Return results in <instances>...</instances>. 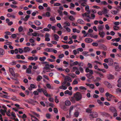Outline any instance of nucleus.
<instances>
[{
	"label": "nucleus",
	"instance_id": "47",
	"mask_svg": "<svg viewBox=\"0 0 121 121\" xmlns=\"http://www.w3.org/2000/svg\"><path fill=\"white\" fill-rule=\"evenodd\" d=\"M50 20L52 22H54L55 21V18L54 17L51 16L50 19Z\"/></svg>",
	"mask_w": 121,
	"mask_h": 121
},
{
	"label": "nucleus",
	"instance_id": "11",
	"mask_svg": "<svg viewBox=\"0 0 121 121\" xmlns=\"http://www.w3.org/2000/svg\"><path fill=\"white\" fill-rule=\"evenodd\" d=\"M99 35L101 37L103 38L104 36L105 33L103 31H100L99 32Z\"/></svg>",
	"mask_w": 121,
	"mask_h": 121
},
{
	"label": "nucleus",
	"instance_id": "9",
	"mask_svg": "<svg viewBox=\"0 0 121 121\" xmlns=\"http://www.w3.org/2000/svg\"><path fill=\"white\" fill-rule=\"evenodd\" d=\"M104 26L103 25H99L97 27L98 28V30L99 32L101 31H103L104 29Z\"/></svg>",
	"mask_w": 121,
	"mask_h": 121
},
{
	"label": "nucleus",
	"instance_id": "30",
	"mask_svg": "<svg viewBox=\"0 0 121 121\" xmlns=\"http://www.w3.org/2000/svg\"><path fill=\"white\" fill-rule=\"evenodd\" d=\"M65 104L66 106L70 105L71 104V103L70 101L66 100L65 102Z\"/></svg>",
	"mask_w": 121,
	"mask_h": 121
},
{
	"label": "nucleus",
	"instance_id": "15",
	"mask_svg": "<svg viewBox=\"0 0 121 121\" xmlns=\"http://www.w3.org/2000/svg\"><path fill=\"white\" fill-rule=\"evenodd\" d=\"M113 60L111 58H108V65H112L113 64Z\"/></svg>",
	"mask_w": 121,
	"mask_h": 121
},
{
	"label": "nucleus",
	"instance_id": "53",
	"mask_svg": "<svg viewBox=\"0 0 121 121\" xmlns=\"http://www.w3.org/2000/svg\"><path fill=\"white\" fill-rule=\"evenodd\" d=\"M97 102L99 103L100 105H104L103 103L99 99L97 100Z\"/></svg>",
	"mask_w": 121,
	"mask_h": 121
},
{
	"label": "nucleus",
	"instance_id": "21",
	"mask_svg": "<svg viewBox=\"0 0 121 121\" xmlns=\"http://www.w3.org/2000/svg\"><path fill=\"white\" fill-rule=\"evenodd\" d=\"M4 50L2 48H0V55H3L5 54Z\"/></svg>",
	"mask_w": 121,
	"mask_h": 121
},
{
	"label": "nucleus",
	"instance_id": "43",
	"mask_svg": "<svg viewBox=\"0 0 121 121\" xmlns=\"http://www.w3.org/2000/svg\"><path fill=\"white\" fill-rule=\"evenodd\" d=\"M15 98H14L13 97H12L11 98V99L13 100L17 101H19V99H16V97H14Z\"/></svg>",
	"mask_w": 121,
	"mask_h": 121
},
{
	"label": "nucleus",
	"instance_id": "10",
	"mask_svg": "<svg viewBox=\"0 0 121 121\" xmlns=\"http://www.w3.org/2000/svg\"><path fill=\"white\" fill-rule=\"evenodd\" d=\"M50 35L48 33H46L45 36V41H50V39L49 38Z\"/></svg>",
	"mask_w": 121,
	"mask_h": 121
},
{
	"label": "nucleus",
	"instance_id": "27",
	"mask_svg": "<svg viewBox=\"0 0 121 121\" xmlns=\"http://www.w3.org/2000/svg\"><path fill=\"white\" fill-rule=\"evenodd\" d=\"M9 70L12 76H13V75H14V73L13 70L12 68H9Z\"/></svg>",
	"mask_w": 121,
	"mask_h": 121
},
{
	"label": "nucleus",
	"instance_id": "42",
	"mask_svg": "<svg viewBox=\"0 0 121 121\" xmlns=\"http://www.w3.org/2000/svg\"><path fill=\"white\" fill-rule=\"evenodd\" d=\"M58 13H59L60 15V16H62L63 14L62 11L59 10H57Z\"/></svg>",
	"mask_w": 121,
	"mask_h": 121
},
{
	"label": "nucleus",
	"instance_id": "57",
	"mask_svg": "<svg viewBox=\"0 0 121 121\" xmlns=\"http://www.w3.org/2000/svg\"><path fill=\"white\" fill-rule=\"evenodd\" d=\"M78 70H80L81 73H83L84 72L83 69L82 67H80L79 68Z\"/></svg>",
	"mask_w": 121,
	"mask_h": 121
},
{
	"label": "nucleus",
	"instance_id": "7",
	"mask_svg": "<svg viewBox=\"0 0 121 121\" xmlns=\"http://www.w3.org/2000/svg\"><path fill=\"white\" fill-rule=\"evenodd\" d=\"M90 116L93 118H96L98 116L97 113L96 112H93L90 114Z\"/></svg>",
	"mask_w": 121,
	"mask_h": 121
},
{
	"label": "nucleus",
	"instance_id": "33",
	"mask_svg": "<svg viewBox=\"0 0 121 121\" xmlns=\"http://www.w3.org/2000/svg\"><path fill=\"white\" fill-rule=\"evenodd\" d=\"M35 23L37 26H39L41 24V22L39 21L36 20L34 21Z\"/></svg>",
	"mask_w": 121,
	"mask_h": 121
},
{
	"label": "nucleus",
	"instance_id": "45",
	"mask_svg": "<svg viewBox=\"0 0 121 121\" xmlns=\"http://www.w3.org/2000/svg\"><path fill=\"white\" fill-rule=\"evenodd\" d=\"M30 16L29 15H27L25 17V21L26 22L27 21L29 18L30 17Z\"/></svg>",
	"mask_w": 121,
	"mask_h": 121
},
{
	"label": "nucleus",
	"instance_id": "24",
	"mask_svg": "<svg viewBox=\"0 0 121 121\" xmlns=\"http://www.w3.org/2000/svg\"><path fill=\"white\" fill-rule=\"evenodd\" d=\"M50 68L49 63H48L46 65H45V67L43 68V70H45L46 69H48Z\"/></svg>",
	"mask_w": 121,
	"mask_h": 121
},
{
	"label": "nucleus",
	"instance_id": "4",
	"mask_svg": "<svg viewBox=\"0 0 121 121\" xmlns=\"http://www.w3.org/2000/svg\"><path fill=\"white\" fill-rule=\"evenodd\" d=\"M105 95L106 97H109L112 100H114L115 99H116V97L110 94L108 92H106L105 94Z\"/></svg>",
	"mask_w": 121,
	"mask_h": 121
},
{
	"label": "nucleus",
	"instance_id": "28",
	"mask_svg": "<svg viewBox=\"0 0 121 121\" xmlns=\"http://www.w3.org/2000/svg\"><path fill=\"white\" fill-rule=\"evenodd\" d=\"M34 100L33 99H30L29 100H26V102L30 104H32L34 102Z\"/></svg>",
	"mask_w": 121,
	"mask_h": 121
},
{
	"label": "nucleus",
	"instance_id": "13",
	"mask_svg": "<svg viewBox=\"0 0 121 121\" xmlns=\"http://www.w3.org/2000/svg\"><path fill=\"white\" fill-rule=\"evenodd\" d=\"M90 73H87L86 74V76L89 79H92L94 77Z\"/></svg>",
	"mask_w": 121,
	"mask_h": 121
},
{
	"label": "nucleus",
	"instance_id": "40",
	"mask_svg": "<svg viewBox=\"0 0 121 121\" xmlns=\"http://www.w3.org/2000/svg\"><path fill=\"white\" fill-rule=\"evenodd\" d=\"M115 69L116 71H119L120 69V68L119 66L118 65H116L115 67Z\"/></svg>",
	"mask_w": 121,
	"mask_h": 121
},
{
	"label": "nucleus",
	"instance_id": "17",
	"mask_svg": "<svg viewBox=\"0 0 121 121\" xmlns=\"http://www.w3.org/2000/svg\"><path fill=\"white\" fill-rule=\"evenodd\" d=\"M117 82L118 83L117 84V86L121 88V78H119Z\"/></svg>",
	"mask_w": 121,
	"mask_h": 121
},
{
	"label": "nucleus",
	"instance_id": "61",
	"mask_svg": "<svg viewBox=\"0 0 121 121\" xmlns=\"http://www.w3.org/2000/svg\"><path fill=\"white\" fill-rule=\"evenodd\" d=\"M79 89L81 90H86V88L82 86H80L79 87Z\"/></svg>",
	"mask_w": 121,
	"mask_h": 121
},
{
	"label": "nucleus",
	"instance_id": "5",
	"mask_svg": "<svg viewBox=\"0 0 121 121\" xmlns=\"http://www.w3.org/2000/svg\"><path fill=\"white\" fill-rule=\"evenodd\" d=\"M87 12H86L84 14H82V16L83 17L85 16L89 18H91V17H90V14L91 13V11L90 10L86 11Z\"/></svg>",
	"mask_w": 121,
	"mask_h": 121
},
{
	"label": "nucleus",
	"instance_id": "29",
	"mask_svg": "<svg viewBox=\"0 0 121 121\" xmlns=\"http://www.w3.org/2000/svg\"><path fill=\"white\" fill-rule=\"evenodd\" d=\"M77 22L78 23L83 24H84V22L81 19H79L77 20Z\"/></svg>",
	"mask_w": 121,
	"mask_h": 121
},
{
	"label": "nucleus",
	"instance_id": "49",
	"mask_svg": "<svg viewBox=\"0 0 121 121\" xmlns=\"http://www.w3.org/2000/svg\"><path fill=\"white\" fill-rule=\"evenodd\" d=\"M51 116V115L49 113H47L46 114V117L48 119L50 118Z\"/></svg>",
	"mask_w": 121,
	"mask_h": 121
},
{
	"label": "nucleus",
	"instance_id": "59",
	"mask_svg": "<svg viewBox=\"0 0 121 121\" xmlns=\"http://www.w3.org/2000/svg\"><path fill=\"white\" fill-rule=\"evenodd\" d=\"M91 19H93L95 17V15L94 14L92 13L91 14Z\"/></svg>",
	"mask_w": 121,
	"mask_h": 121
},
{
	"label": "nucleus",
	"instance_id": "56",
	"mask_svg": "<svg viewBox=\"0 0 121 121\" xmlns=\"http://www.w3.org/2000/svg\"><path fill=\"white\" fill-rule=\"evenodd\" d=\"M103 13L104 14H107L108 13V11L107 9H106L104 8V9Z\"/></svg>",
	"mask_w": 121,
	"mask_h": 121
},
{
	"label": "nucleus",
	"instance_id": "34",
	"mask_svg": "<svg viewBox=\"0 0 121 121\" xmlns=\"http://www.w3.org/2000/svg\"><path fill=\"white\" fill-rule=\"evenodd\" d=\"M61 47L64 49H68L69 48V45H62L61 46Z\"/></svg>",
	"mask_w": 121,
	"mask_h": 121
},
{
	"label": "nucleus",
	"instance_id": "41",
	"mask_svg": "<svg viewBox=\"0 0 121 121\" xmlns=\"http://www.w3.org/2000/svg\"><path fill=\"white\" fill-rule=\"evenodd\" d=\"M11 110L10 109H9L8 111L6 112V113L7 115L9 117L11 116V114H10Z\"/></svg>",
	"mask_w": 121,
	"mask_h": 121
},
{
	"label": "nucleus",
	"instance_id": "3",
	"mask_svg": "<svg viewBox=\"0 0 121 121\" xmlns=\"http://www.w3.org/2000/svg\"><path fill=\"white\" fill-rule=\"evenodd\" d=\"M72 81L70 78L69 76H66L64 78V83L63 84H66L67 83V82H71Z\"/></svg>",
	"mask_w": 121,
	"mask_h": 121
},
{
	"label": "nucleus",
	"instance_id": "44",
	"mask_svg": "<svg viewBox=\"0 0 121 121\" xmlns=\"http://www.w3.org/2000/svg\"><path fill=\"white\" fill-rule=\"evenodd\" d=\"M116 91L117 93H121V89L120 88H118L116 89Z\"/></svg>",
	"mask_w": 121,
	"mask_h": 121
},
{
	"label": "nucleus",
	"instance_id": "60",
	"mask_svg": "<svg viewBox=\"0 0 121 121\" xmlns=\"http://www.w3.org/2000/svg\"><path fill=\"white\" fill-rule=\"evenodd\" d=\"M103 65L104 66V68L106 69H108V66L107 64L105 63H104Z\"/></svg>",
	"mask_w": 121,
	"mask_h": 121
},
{
	"label": "nucleus",
	"instance_id": "36",
	"mask_svg": "<svg viewBox=\"0 0 121 121\" xmlns=\"http://www.w3.org/2000/svg\"><path fill=\"white\" fill-rule=\"evenodd\" d=\"M26 72L27 73L30 74L31 73V69L28 68L26 70Z\"/></svg>",
	"mask_w": 121,
	"mask_h": 121
},
{
	"label": "nucleus",
	"instance_id": "16",
	"mask_svg": "<svg viewBox=\"0 0 121 121\" xmlns=\"http://www.w3.org/2000/svg\"><path fill=\"white\" fill-rule=\"evenodd\" d=\"M30 49L28 47H25L24 48L23 51V52H29Z\"/></svg>",
	"mask_w": 121,
	"mask_h": 121
},
{
	"label": "nucleus",
	"instance_id": "38",
	"mask_svg": "<svg viewBox=\"0 0 121 121\" xmlns=\"http://www.w3.org/2000/svg\"><path fill=\"white\" fill-rule=\"evenodd\" d=\"M42 79V77L40 75L38 76L37 77V81H40V80Z\"/></svg>",
	"mask_w": 121,
	"mask_h": 121
},
{
	"label": "nucleus",
	"instance_id": "52",
	"mask_svg": "<svg viewBox=\"0 0 121 121\" xmlns=\"http://www.w3.org/2000/svg\"><path fill=\"white\" fill-rule=\"evenodd\" d=\"M38 91H35L33 92V93L34 95H39V92H38Z\"/></svg>",
	"mask_w": 121,
	"mask_h": 121
},
{
	"label": "nucleus",
	"instance_id": "48",
	"mask_svg": "<svg viewBox=\"0 0 121 121\" xmlns=\"http://www.w3.org/2000/svg\"><path fill=\"white\" fill-rule=\"evenodd\" d=\"M46 86L49 89H52V88H51V85L49 84H47L46 85Z\"/></svg>",
	"mask_w": 121,
	"mask_h": 121
},
{
	"label": "nucleus",
	"instance_id": "54",
	"mask_svg": "<svg viewBox=\"0 0 121 121\" xmlns=\"http://www.w3.org/2000/svg\"><path fill=\"white\" fill-rule=\"evenodd\" d=\"M92 45L93 46L97 47L98 45V44L97 43L94 42L92 43Z\"/></svg>",
	"mask_w": 121,
	"mask_h": 121
},
{
	"label": "nucleus",
	"instance_id": "35",
	"mask_svg": "<svg viewBox=\"0 0 121 121\" xmlns=\"http://www.w3.org/2000/svg\"><path fill=\"white\" fill-rule=\"evenodd\" d=\"M88 53V52H87L84 51L82 53L83 55L86 56H87L89 55L87 54Z\"/></svg>",
	"mask_w": 121,
	"mask_h": 121
},
{
	"label": "nucleus",
	"instance_id": "2",
	"mask_svg": "<svg viewBox=\"0 0 121 121\" xmlns=\"http://www.w3.org/2000/svg\"><path fill=\"white\" fill-rule=\"evenodd\" d=\"M37 91L39 93L42 92L44 95L47 97H51V95L50 94H48L47 90L44 89L42 88L41 89H38L37 90Z\"/></svg>",
	"mask_w": 121,
	"mask_h": 121
},
{
	"label": "nucleus",
	"instance_id": "32",
	"mask_svg": "<svg viewBox=\"0 0 121 121\" xmlns=\"http://www.w3.org/2000/svg\"><path fill=\"white\" fill-rule=\"evenodd\" d=\"M46 59V58L45 56L42 57H40L39 58V60L41 61H43Z\"/></svg>",
	"mask_w": 121,
	"mask_h": 121
},
{
	"label": "nucleus",
	"instance_id": "37",
	"mask_svg": "<svg viewBox=\"0 0 121 121\" xmlns=\"http://www.w3.org/2000/svg\"><path fill=\"white\" fill-rule=\"evenodd\" d=\"M97 41L98 43H104V42L105 40L104 39H101L98 40Z\"/></svg>",
	"mask_w": 121,
	"mask_h": 121
},
{
	"label": "nucleus",
	"instance_id": "1",
	"mask_svg": "<svg viewBox=\"0 0 121 121\" xmlns=\"http://www.w3.org/2000/svg\"><path fill=\"white\" fill-rule=\"evenodd\" d=\"M73 96L75 100L77 101L80 100L82 98V95L81 94L80 92H77L74 94Z\"/></svg>",
	"mask_w": 121,
	"mask_h": 121
},
{
	"label": "nucleus",
	"instance_id": "55",
	"mask_svg": "<svg viewBox=\"0 0 121 121\" xmlns=\"http://www.w3.org/2000/svg\"><path fill=\"white\" fill-rule=\"evenodd\" d=\"M55 101L56 103L57 104L59 102L58 99H57V96H56L55 97Z\"/></svg>",
	"mask_w": 121,
	"mask_h": 121
},
{
	"label": "nucleus",
	"instance_id": "18",
	"mask_svg": "<svg viewBox=\"0 0 121 121\" xmlns=\"http://www.w3.org/2000/svg\"><path fill=\"white\" fill-rule=\"evenodd\" d=\"M107 77L108 79L109 80L113 79L114 78L113 75L111 74L108 75Z\"/></svg>",
	"mask_w": 121,
	"mask_h": 121
},
{
	"label": "nucleus",
	"instance_id": "39",
	"mask_svg": "<svg viewBox=\"0 0 121 121\" xmlns=\"http://www.w3.org/2000/svg\"><path fill=\"white\" fill-rule=\"evenodd\" d=\"M113 28L114 30H118L120 28L119 27L116 26H114Z\"/></svg>",
	"mask_w": 121,
	"mask_h": 121
},
{
	"label": "nucleus",
	"instance_id": "14",
	"mask_svg": "<svg viewBox=\"0 0 121 121\" xmlns=\"http://www.w3.org/2000/svg\"><path fill=\"white\" fill-rule=\"evenodd\" d=\"M85 71L86 73L89 72L91 74H92L93 73L92 70L91 69H89L88 68H86Z\"/></svg>",
	"mask_w": 121,
	"mask_h": 121
},
{
	"label": "nucleus",
	"instance_id": "8",
	"mask_svg": "<svg viewBox=\"0 0 121 121\" xmlns=\"http://www.w3.org/2000/svg\"><path fill=\"white\" fill-rule=\"evenodd\" d=\"M85 41L86 43H90L93 41V40L91 38H87L85 39Z\"/></svg>",
	"mask_w": 121,
	"mask_h": 121
},
{
	"label": "nucleus",
	"instance_id": "64",
	"mask_svg": "<svg viewBox=\"0 0 121 121\" xmlns=\"http://www.w3.org/2000/svg\"><path fill=\"white\" fill-rule=\"evenodd\" d=\"M119 107V108L121 110V102H120L118 103Z\"/></svg>",
	"mask_w": 121,
	"mask_h": 121
},
{
	"label": "nucleus",
	"instance_id": "58",
	"mask_svg": "<svg viewBox=\"0 0 121 121\" xmlns=\"http://www.w3.org/2000/svg\"><path fill=\"white\" fill-rule=\"evenodd\" d=\"M33 113L34 115H35L36 117H39L40 116V115L39 114H37V113L35 112H33Z\"/></svg>",
	"mask_w": 121,
	"mask_h": 121
},
{
	"label": "nucleus",
	"instance_id": "22",
	"mask_svg": "<svg viewBox=\"0 0 121 121\" xmlns=\"http://www.w3.org/2000/svg\"><path fill=\"white\" fill-rule=\"evenodd\" d=\"M65 94H68L69 95H71L72 94V92H70L69 90H67L65 91L64 92Z\"/></svg>",
	"mask_w": 121,
	"mask_h": 121
},
{
	"label": "nucleus",
	"instance_id": "31",
	"mask_svg": "<svg viewBox=\"0 0 121 121\" xmlns=\"http://www.w3.org/2000/svg\"><path fill=\"white\" fill-rule=\"evenodd\" d=\"M69 19L71 21H73L75 20V18L72 16L71 15L69 17Z\"/></svg>",
	"mask_w": 121,
	"mask_h": 121
},
{
	"label": "nucleus",
	"instance_id": "51",
	"mask_svg": "<svg viewBox=\"0 0 121 121\" xmlns=\"http://www.w3.org/2000/svg\"><path fill=\"white\" fill-rule=\"evenodd\" d=\"M79 115V113L78 112H75L74 114V115L76 117H78Z\"/></svg>",
	"mask_w": 121,
	"mask_h": 121
},
{
	"label": "nucleus",
	"instance_id": "63",
	"mask_svg": "<svg viewBox=\"0 0 121 121\" xmlns=\"http://www.w3.org/2000/svg\"><path fill=\"white\" fill-rule=\"evenodd\" d=\"M23 30V28L22 26H20L18 28V30L19 32H22Z\"/></svg>",
	"mask_w": 121,
	"mask_h": 121
},
{
	"label": "nucleus",
	"instance_id": "12",
	"mask_svg": "<svg viewBox=\"0 0 121 121\" xmlns=\"http://www.w3.org/2000/svg\"><path fill=\"white\" fill-rule=\"evenodd\" d=\"M86 85L89 86L90 88L91 89H93L94 88V86L93 84L86 83Z\"/></svg>",
	"mask_w": 121,
	"mask_h": 121
},
{
	"label": "nucleus",
	"instance_id": "20",
	"mask_svg": "<svg viewBox=\"0 0 121 121\" xmlns=\"http://www.w3.org/2000/svg\"><path fill=\"white\" fill-rule=\"evenodd\" d=\"M110 110L112 112H117V111L115 108L113 107H111L110 108Z\"/></svg>",
	"mask_w": 121,
	"mask_h": 121
},
{
	"label": "nucleus",
	"instance_id": "19",
	"mask_svg": "<svg viewBox=\"0 0 121 121\" xmlns=\"http://www.w3.org/2000/svg\"><path fill=\"white\" fill-rule=\"evenodd\" d=\"M52 50L53 48H48L44 49L45 51L48 52H52Z\"/></svg>",
	"mask_w": 121,
	"mask_h": 121
},
{
	"label": "nucleus",
	"instance_id": "6",
	"mask_svg": "<svg viewBox=\"0 0 121 121\" xmlns=\"http://www.w3.org/2000/svg\"><path fill=\"white\" fill-rule=\"evenodd\" d=\"M104 83L108 88H112V86L111 84L108 82L105 81L104 82Z\"/></svg>",
	"mask_w": 121,
	"mask_h": 121
},
{
	"label": "nucleus",
	"instance_id": "25",
	"mask_svg": "<svg viewBox=\"0 0 121 121\" xmlns=\"http://www.w3.org/2000/svg\"><path fill=\"white\" fill-rule=\"evenodd\" d=\"M54 40L56 41H58V39L59 38V36L56 34H55L54 35Z\"/></svg>",
	"mask_w": 121,
	"mask_h": 121
},
{
	"label": "nucleus",
	"instance_id": "26",
	"mask_svg": "<svg viewBox=\"0 0 121 121\" xmlns=\"http://www.w3.org/2000/svg\"><path fill=\"white\" fill-rule=\"evenodd\" d=\"M0 112L4 116L5 114V113L7 111L6 110H3L2 109H1L0 110Z\"/></svg>",
	"mask_w": 121,
	"mask_h": 121
},
{
	"label": "nucleus",
	"instance_id": "50",
	"mask_svg": "<svg viewBox=\"0 0 121 121\" xmlns=\"http://www.w3.org/2000/svg\"><path fill=\"white\" fill-rule=\"evenodd\" d=\"M111 44L112 45L115 46L116 47H117L118 46V43H111Z\"/></svg>",
	"mask_w": 121,
	"mask_h": 121
},
{
	"label": "nucleus",
	"instance_id": "62",
	"mask_svg": "<svg viewBox=\"0 0 121 121\" xmlns=\"http://www.w3.org/2000/svg\"><path fill=\"white\" fill-rule=\"evenodd\" d=\"M65 24L67 26H69L70 25V23L69 22H65Z\"/></svg>",
	"mask_w": 121,
	"mask_h": 121
},
{
	"label": "nucleus",
	"instance_id": "23",
	"mask_svg": "<svg viewBox=\"0 0 121 121\" xmlns=\"http://www.w3.org/2000/svg\"><path fill=\"white\" fill-rule=\"evenodd\" d=\"M100 47L105 51H106L107 50V47L105 45L103 44H101L100 45Z\"/></svg>",
	"mask_w": 121,
	"mask_h": 121
},
{
	"label": "nucleus",
	"instance_id": "46",
	"mask_svg": "<svg viewBox=\"0 0 121 121\" xmlns=\"http://www.w3.org/2000/svg\"><path fill=\"white\" fill-rule=\"evenodd\" d=\"M13 76L14 77V78H17V77H20V75L17 73H16L14 74V75L12 76Z\"/></svg>",
	"mask_w": 121,
	"mask_h": 121
}]
</instances>
